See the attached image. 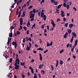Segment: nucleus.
I'll return each instance as SVG.
<instances>
[{"mask_svg": "<svg viewBox=\"0 0 78 78\" xmlns=\"http://www.w3.org/2000/svg\"><path fill=\"white\" fill-rule=\"evenodd\" d=\"M34 15H35V14L33 13L32 14V13L30 14V18H32L30 20H34Z\"/></svg>", "mask_w": 78, "mask_h": 78, "instance_id": "1", "label": "nucleus"}, {"mask_svg": "<svg viewBox=\"0 0 78 78\" xmlns=\"http://www.w3.org/2000/svg\"><path fill=\"white\" fill-rule=\"evenodd\" d=\"M12 44L13 45H14L15 48L16 49L17 48V41H15V42H12Z\"/></svg>", "mask_w": 78, "mask_h": 78, "instance_id": "2", "label": "nucleus"}, {"mask_svg": "<svg viewBox=\"0 0 78 78\" xmlns=\"http://www.w3.org/2000/svg\"><path fill=\"white\" fill-rule=\"evenodd\" d=\"M61 16L62 17H64L65 16V13L64 12L62 11V10L61 11Z\"/></svg>", "mask_w": 78, "mask_h": 78, "instance_id": "3", "label": "nucleus"}, {"mask_svg": "<svg viewBox=\"0 0 78 78\" xmlns=\"http://www.w3.org/2000/svg\"><path fill=\"white\" fill-rule=\"evenodd\" d=\"M52 44H53V42L52 41H51V42L50 43V44L49 43L47 42V47H48L50 46H52Z\"/></svg>", "mask_w": 78, "mask_h": 78, "instance_id": "4", "label": "nucleus"}, {"mask_svg": "<svg viewBox=\"0 0 78 78\" xmlns=\"http://www.w3.org/2000/svg\"><path fill=\"white\" fill-rule=\"evenodd\" d=\"M17 61H18V62H17V63L18 64V65H19L20 63V61L19 58H17V59H16V62H17Z\"/></svg>", "mask_w": 78, "mask_h": 78, "instance_id": "5", "label": "nucleus"}, {"mask_svg": "<svg viewBox=\"0 0 78 78\" xmlns=\"http://www.w3.org/2000/svg\"><path fill=\"white\" fill-rule=\"evenodd\" d=\"M19 67H20L19 65H17V66H15L14 68L16 70L18 69H19Z\"/></svg>", "mask_w": 78, "mask_h": 78, "instance_id": "6", "label": "nucleus"}, {"mask_svg": "<svg viewBox=\"0 0 78 78\" xmlns=\"http://www.w3.org/2000/svg\"><path fill=\"white\" fill-rule=\"evenodd\" d=\"M36 10L35 9H34L32 11H30V12L31 13H32V12H33V13H34V14H35V13H36Z\"/></svg>", "mask_w": 78, "mask_h": 78, "instance_id": "7", "label": "nucleus"}, {"mask_svg": "<svg viewBox=\"0 0 78 78\" xmlns=\"http://www.w3.org/2000/svg\"><path fill=\"white\" fill-rule=\"evenodd\" d=\"M44 66V65L43 64H41V65L40 64L39 66V68L41 69V68H42Z\"/></svg>", "mask_w": 78, "mask_h": 78, "instance_id": "8", "label": "nucleus"}, {"mask_svg": "<svg viewBox=\"0 0 78 78\" xmlns=\"http://www.w3.org/2000/svg\"><path fill=\"white\" fill-rule=\"evenodd\" d=\"M39 55H40V60L41 61H42V55H41V54L40 53Z\"/></svg>", "mask_w": 78, "mask_h": 78, "instance_id": "9", "label": "nucleus"}, {"mask_svg": "<svg viewBox=\"0 0 78 78\" xmlns=\"http://www.w3.org/2000/svg\"><path fill=\"white\" fill-rule=\"evenodd\" d=\"M67 31L68 33V34H70L72 32V30H71L68 29L67 30Z\"/></svg>", "mask_w": 78, "mask_h": 78, "instance_id": "10", "label": "nucleus"}, {"mask_svg": "<svg viewBox=\"0 0 78 78\" xmlns=\"http://www.w3.org/2000/svg\"><path fill=\"white\" fill-rule=\"evenodd\" d=\"M73 26V24H70L69 25V27L70 28H71Z\"/></svg>", "mask_w": 78, "mask_h": 78, "instance_id": "11", "label": "nucleus"}, {"mask_svg": "<svg viewBox=\"0 0 78 78\" xmlns=\"http://www.w3.org/2000/svg\"><path fill=\"white\" fill-rule=\"evenodd\" d=\"M56 68H57V67H58V60L57 59L56 60Z\"/></svg>", "mask_w": 78, "mask_h": 78, "instance_id": "12", "label": "nucleus"}, {"mask_svg": "<svg viewBox=\"0 0 78 78\" xmlns=\"http://www.w3.org/2000/svg\"><path fill=\"white\" fill-rule=\"evenodd\" d=\"M72 35H73V36H76L77 35L75 34V32H73L72 33Z\"/></svg>", "mask_w": 78, "mask_h": 78, "instance_id": "13", "label": "nucleus"}, {"mask_svg": "<svg viewBox=\"0 0 78 78\" xmlns=\"http://www.w3.org/2000/svg\"><path fill=\"white\" fill-rule=\"evenodd\" d=\"M77 42H78V40H76L75 42V46H76L77 45Z\"/></svg>", "mask_w": 78, "mask_h": 78, "instance_id": "14", "label": "nucleus"}, {"mask_svg": "<svg viewBox=\"0 0 78 78\" xmlns=\"http://www.w3.org/2000/svg\"><path fill=\"white\" fill-rule=\"evenodd\" d=\"M42 17H43L44 20H46V18H47V16L45 15H44Z\"/></svg>", "mask_w": 78, "mask_h": 78, "instance_id": "15", "label": "nucleus"}, {"mask_svg": "<svg viewBox=\"0 0 78 78\" xmlns=\"http://www.w3.org/2000/svg\"><path fill=\"white\" fill-rule=\"evenodd\" d=\"M23 20H20V25H22L23 24Z\"/></svg>", "mask_w": 78, "mask_h": 78, "instance_id": "16", "label": "nucleus"}, {"mask_svg": "<svg viewBox=\"0 0 78 78\" xmlns=\"http://www.w3.org/2000/svg\"><path fill=\"white\" fill-rule=\"evenodd\" d=\"M27 27H30V22H27Z\"/></svg>", "mask_w": 78, "mask_h": 78, "instance_id": "17", "label": "nucleus"}, {"mask_svg": "<svg viewBox=\"0 0 78 78\" xmlns=\"http://www.w3.org/2000/svg\"><path fill=\"white\" fill-rule=\"evenodd\" d=\"M61 6H62V5L61 4V5H59L57 7V9H59L61 7Z\"/></svg>", "mask_w": 78, "mask_h": 78, "instance_id": "18", "label": "nucleus"}, {"mask_svg": "<svg viewBox=\"0 0 78 78\" xmlns=\"http://www.w3.org/2000/svg\"><path fill=\"white\" fill-rule=\"evenodd\" d=\"M43 50H44V49L43 48L42 49L41 48H40L37 49V50H39V51H43Z\"/></svg>", "mask_w": 78, "mask_h": 78, "instance_id": "19", "label": "nucleus"}, {"mask_svg": "<svg viewBox=\"0 0 78 78\" xmlns=\"http://www.w3.org/2000/svg\"><path fill=\"white\" fill-rule=\"evenodd\" d=\"M9 37H12V33L11 32L10 33V34H9Z\"/></svg>", "mask_w": 78, "mask_h": 78, "instance_id": "20", "label": "nucleus"}, {"mask_svg": "<svg viewBox=\"0 0 78 78\" xmlns=\"http://www.w3.org/2000/svg\"><path fill=\"white\" fill-rule=\"evenodd\" d=\"M8 42H10L12 40V38H9V37L8 38Z\"/></svg>", "mask_w": 78, "mask_h": 78, "instance_id": "21", "label": "nucleus"}, {"mask_svg": "<svg viewBox=\"0 0 78 78\" xmlns=\"http://www.w3.org/2000/svg\"><path fill=\"white\" fill-rule=\"evenodd\" d=\"M45 71L43 70H41V73L43 74V75L45 74Z\"/></svg>", "mask_w": 78, "mask_h": 78, "instance_id": "22", "label": "nucleus"}, {"mask_svg": "<svg viewBox=\"0 0 78 78\" xmlns=\"http://www.w3.org/2000/svg\"><path fill=\"white\" fill-rule=\"evenodd\" d=\"M30 47H27L26 49L27 51H29L30 50Z\"/></svg>", "mask_w": 78, "mask_h": 78, "instance_id": "23", "label": "nucleus"}, {"mask_svg": "<svg viewBox=\"0 0 78 78\" xmlns=\"http://www.w3.org/2000/svg\"><path fill=\"white\" fill-rule=\"evenodd\" d=\"M45 25H46L45 24H44V25H42L41 26V28L43 29L44 28V27H45Z\"/></svg>", "mask_w": 78, "mask_h": 78, "instance_id": "24", "label": "nucleus"}, {"mask_svg": "<svg viewBox=\"0 0 78 78\" xmlns=\"http://www.w3.org/2000/svg\"><path fill=\"white\" fill-rule=\"evenodd\" d=\"M59 63L60 65H62L63 64V62L62 60H60Z\"/></svg>", "mask_w": 78, "mask_h": 78, "instance_id": "25", "label": "nucleus"}, {"mask_svg": "<svg viewBox=\"0 0 78 78\" xmlns=\"http://www.w3.org/2000/svg\"><path fill=\"white\" fill-rule=\"evenodd\" d=\"M64 49H63L62 50L60 51V54H62V52H64Z\"/></svg>", "mask_w": 78, "mask_h": 78, "instance_id": "26", "label": "nucleus"}, {"mask_svg": "<svg viewBox=\"0 0 78 78\" xmlns=\"http://www.w3.org/2000/svg\"><path fill=\"white\" fill-rule=\"evenodd\" d=\"M20 64H21V66H24V65H25V62H24V63H22V62H21Z\"/></svg>", "mask_w": 78, "mask_h": 78, "instance_id": "27", "label": "nucleus"}, {"mask_svg": "<svg viewBox=\"0 0 78 78\" xmlns=\"http://www.w3.org/2000/svg\"><path fill=\"white\" fill-rule=\"evenodd\" d=\"M66 7L67 9H69V8H70V6L69 5H66Z\"/></svg>", "mask_w": 78, "mask_h": 78, "instance_id": "28", "label": "nucleus"}, {"mask_svg": "<svg viewBox=\"0 0 78 78\" xmlns=\"http://www.w3.org/2000/svg\"><path fill=\"white\" fill-rule=\"evenodd\" d=\"M12 58H10V59H9V62L10 63H12Z\"/></svg>", "mask_w": 78, "mask_h": 78, "instance_id": "29", "label": "nucleus"}, {"mask_svg": "<svg viewBox=\"0 0 78 78\" xmlns=\"http://www.w3.org/2000/svg\"><path fill=\"white\" fill-rule=\"evenodd\" d=\"M52 27L54 28H55V26H56V24L55 23H53L52 24Z\"/></svg>", "mask_w": 78, "mask_h": 78, "instance_id": "30", "label": "nucleus"}, {"mask_svg": "<svg viewBox=\"0 0 78 78\" xmlns=\"http://www.w3.org/2000/svg\"><path fill=\"white\" fill-rule=\"evenodd\" d=\"M26 40L27 42L29 41V37H26Z\"/></svg>", "mask_w": 78, "mask_h": 78, "instance_id": "31", "label": "nucleus"}, {"mask_svg": "<svg viewBox=\"0 0 78 78\" xmlns=\"http://www.w3.org/2000/svg\"><path fill=\"white\" fill-rule=\"evenodd\" d=\"M51 68L52 71H54V67H53L52 65H51Z\"/></svg>", "mask_w": 78, "mask_h": 78, "instance_id": "32", "label": "nucleus"}, {"mask_svg": "<svg viewBox=\"0 0 78 78\" xmlns=\"http://www.w3.org/2000/svg\"><path fill=\"white\" fill-rule=\"evenodd\" d=\"M66 5H67V4H66L65 3H64L63 4V6H64V7H66Z\"/></svg>", "mask_w": 78, "mask_h": 78, "instance_id": "33", "label": "nucleus"}, {"mask_svg": "<svg viewBox=\"0 0 78 78\" xmlns=\"http://www.w3.org/2000/svg\"><path fill=\"white\" fill-rule=\"evenodd\" d=\"M55 2V0H51V3H54Z\"/></svg>", "mask_w": 78, "mask_h": 78, "instance_id": "34", "label": "nucleus"}, {"mask_svg": "<svg viewBox=\"0 0 78 78\" xmlns=\"http://www.w3.org/2000/svg\"><path fill=\"white\" fill-rule=\"evenodd\" d=\"M23 43H24L26 41L25 39V38H23Z\"/></svg>", "mask_w": 78, "mask_h": 78, "instance_id": "35", "label": "nucleus"}, {"mask_svg": "<svg viewBox=\"0 0 78 78\" xmlns=\"http://www.w3.org/2000/svg\"><path fill=\"white\" fill-rule=\"evenodd\" d=\"M13 29H15V27H14L13 26H11L10 29L11 30H12Z\"/></svg>", "mask_w": 78, "mask_h": 78, "instance_id": "36", "label": "nucleus"}, {"mask_svg": "<svg viewBox=\"0 0 78 78\" xmlns=\"http://www.w3.org/2000/svg\"><path fill=\"white\" fill-rule=\"evenodd\" d=\"M20 34V31H17V35H19Z\"/></svg>", "mask_w": 78, "mask_h": 78, "instance_id": "37", "label": "nucleus"}, {"mask_svg": "<svg viewBox=\"0 0 78 78\" xmlns=\"http://www.w3.org/2000/svg\"><path fill=\"white\" fill-rule=\"evenodd\" d=\"M73 9L75 11H76V9L75 7H73Z\"/></svg>", "mask_w": 78, "mask_h": 78, "instance_id": "38", "label": "nucleus"}, {"mask_svg": "<svg viewBox=\"0 0 78 78\" xmlns=\"http://www.w3.org/2000/svg\"><path fill=\"white\" fill-rule=\"evenodd\" d=\"M44 13H41V16L43 17L44 16Z\"/></svg>", "mask_w": 78, "mask_h": 78, "instance_id": "39", "label": "nucleus"}, {"mask_svg": "<svg viewBox=\"0 0 78 78\" xmlns=\"http://www.w3.org/2000/svg\"><path fill=\"white\" fill-rule=\"evenodd\" d=\"M23 29H24L25 31H27V28L26 27H23Z\"/></svg>", "mask_w": 78, "mask_h": 78, "instance_id": "40", "label": "nucleus"}, {"mask_svg": "<svg viewBox=\"0 0 78 78\" xmlns=\"http://www.w3.org/2000/svg\"><path fill=\"white\" fill-rule=\"evenodd\" d=\"M33 8V6L30 5L29 6V7H28V9H31V8Z\"/></svg>", "mask_w": 78, "mask_h": 78, "instance_id": "41", "label": "nucleus"}, {"mask_svg": "<svg viewBox=\"0 0 78 78\" xmlns=\"http://www.w3.org/2000/svg\"><path fill=\"white\" fill-rule=\"evenodd\" d=\"M54 4L55 5H58V2L55 1L54 2Z\"/></svg>", "mask_w": 78, "mask_h": 78, "instance_id": "42", "label": "nucleus"}, {"mask_svg": "<svg viewBox=\"0 0 78 78\" xmlns=\"http://www.w3.org/2000/svg\"><path fill=\"white\" fill-rule=\"evenodd\" d=\"M67 35H66V34H64L63 36V37L65 38H66V37H67Z\"/></svg>", "mask_w": 78, "mask_h": 78, "instance_id": "43", "label": "nucleus"}, {"mask_svg": "<svg viewBox=\"0 0 78 78\" xmlns=\"http://www.w3.org/2000/svg\"><path fill=\"white\" fill-rule=\"evenodd\" d=\"M34 62V59H32V60H31V61L30 62L32 63H33Z\"/></svg>", "mask_w": 78, "mask_h": 78, "instance_id": "44", "label": "nucleus"}, {"mask_svg": "<svg viewBox=\"0 0 78 78\" xmlns=\"http://www.w3.org/2000/svg\"><path fill=\"white\" fill-rule=\"evenodd\" d=\"M48 51V49L44 51V54H45Z\"/></svg>", "mask_w": 78, "mask_h": 78, "instance_id": "45", "label": "nucleus"}, {"mask_svg": "<svg viewBox=\"0 0 78 78\" xmlns=\"http://www.w3.org/2000/svg\"><path fill=\"white\" fill-rule=\"evenodd\" d=\"M51 23L53 24V23H54V21H53V20H51Z\"/></svg>", "mask_w": 78, "mask_h": 78, "instance_id": "46", "label": "nucleus"}, {"mask_svg": "<svg viewBox=\"0 0 78 78\" xmlns=\"http://www.w3.org/2000/svg\"><path fill=\"white\" fill-rule=\"evenodd\" d=\"M68 23H66L65 24V25H66V27H67L68 26Z\"/></svg>", "mask_w": 78, "mask_h": 78, "instance_id": "47", "label": "nucleus"}, {"mask_svg": "<svg viewBox=\"0 0 78 78\" xmlns=\"http://www.w3.org/2000/svg\"><path fill=\"white\" fill-rule=\"evenodd\" d=\"M29 47L31 48V44L30 42H29Z\"/></svg>", "mask_w": 78, "mask_h": 78, "instance_id": "48", "label": "nucleus"}, {"mask_svg": "<svg viewBox=\"0 0 78 78\" xmlns=\"http://www.w3.org/2000/svg\"><path fill=\"white\" fill-rule=\"evenodd\" d=\"M21 76L22 78H24L25 76L24 75V74H22Z\"/></svg>", "mask_w": 78, "mask_h": 78, "instance_id": "49", "label": "nucleus"}, {"mask_svg": "<svg viewBox=\"0 0 78 78\" xmlns=\"http://www.w3.org/2000/svg\"><path fill=\"white\" fill-rule=\"evenodd\" d=\"M69 45H70V44H68L67 45H66V47L67 48H68L69 47Z\"/></svg>", "mask_w": 78, "mask_h": 78, "instance_id": "50", "label": "nucleus"}, {"mask_svg": "<svg viewBox=\"0 0 78 78\" xmlns=\"http://www.w3.org/2000/svg\"><path fill=\"white\" fill-rule=\"evenodd\" d=\"M28 41H31V38L30 37H29V38L28 39Z\"/></svg>", "mask_w": 78, "mask_h": 78, "instance_id": "51", "label": "nucleus"}, {"mask_svg": "<svg viewBox=\"0 0 78 78\" xmlns=\"http://www.w3.org/2000/svg\"><path fill=\"white\" fill-rule=\"evenodd\" d=\"M15 55H16V58H17L19 57V55H18L17 54H16Z\"/></svg>", "mask_w": 78, "mask_h": 78, "instance_id": "52", "label": "nucleus"}, {"mask_svg": "<svg viewBox=\"0 0 78 78\" xmlns=\"http://www.w3.org/2000/svg\"><path fill=\"white\" fill-rule=\"evenodd\" d=\"M39 40L40 41V44L42 43V40L41 39H39Z\"/></svg>", "mask_w": 78, "mask_h": 78, "instance_id": "53", "label": "nucleus"}, {"mask_svg": "<svg viewBox=\"0 0 78 78\" xmlns=\"http://www.w3.org/2000/svg\"><path fill=\"white\" fill-rule=\"evenodd\" d=\"M73 58H74V59H75L76 58V56H75V55H74L73 54Z\"/></svg>", "mask_w": 78, "mask_h": 78, "instance_id": "54", "label": "nucleus"}, {"mask_svg": "<svg viewBox=\"0 0 78 78\" xmlns=\"http://www.w3.org/2000/svg\"><path fill=\"white\" fill-rule=\"evenodd\" d=\"M73 41V39H71L70 41L71 43H72Z\"/></svg>", "mask_w": 78, "mask_h": 78, "instance_id": "55", "label": "nucleus"}, {"mask_svg": "<svg viewBox=\"0 0 78 78\" xmlns=\"http://www.w3.org/2000/svg\"><path fill=\"white\" fill-rule=\"evenodd\" d=\"M29 34V30H27V34L28 35Z\"/></svg>", "mask_w": 78, "mask_h": 78, "instance_id": "56", "label": "nucleus"}, {"mask_svg": "<svg viewBox=\"0 0 78 78\" xmlns=\"http://www.w3.org/2000/svg\"><path fill=\"white\" fill-rule=\"evenodd\" d=\"M38 77L40 78H41V76L40 74L39 73L38 74Z\"/></svg>", "mask_w": 78, "mask_h": 78, "instance_id": "57", "label": "nucleus"}, {"mask_svg": "<svg viewBox=\"0 0 78 78\" xmlns=\"http://www.w3.org/2000/svg\"><path fill=\"white\" fill-rule=\"evenodd\" d=\"M74 48H72L71 49V52H73V50H74Z\"/></svg>", "mask_w": 78, "mask_h": 78, "instance_id": "58", "label": "nucleus"}, {"mask_svg": "<svg viewBox=\"0 0 78 78\" xmlns=\"http://www.w3.org/2000/svg\"><path fill=\"white\" fill-rule=\"evenodd\" d=\"M27 6V4H24V5H23V6L24 7H24H26V6Z\"/></svg>", "mask_w": 78, "mask_h": 78, "instance_id": "59", "label": "nucleus"}, {"mask_svg": "<svg viewBox=\"0 0 78 78\" xmlns=\"http://www.w3.org/2000/svg\"><path fill=\"white\" fill-rule=\"evenodd\" d=\"M30 2H31V0H29L27 3L26 4H28V3H29Z\"/></svg>", "mask_w": 78, "mask_h": 78, "instance_id": "60", "label": "nucleus"}, {"mask_svg": "<svg viewBox=\"0 0 78 78\" xmlns=\"http://www.w3.org/2000/svg\"><path fill=\"white\" fill-rule=\"evenodd\" d=\"M54 28H53V27H52L51 28V29H50V30H54Z\"/></svg>", "mask_w": 78, "mask_h": 78, "instance_id": "61", "label": "nucleus"}, {"mask_svg": "<svg viewBox=\"0 0 78 78\" xmlns=\"http://www.w3.org/2000/svg\"><path fill=\"white\" fill-rule=\"evenodd\" d=\"M24 16H25V12H23V14H22Z\"/></svg>", "mask_w": 78, "mask_h": 78, "instance_id": "62", "label": "nucleus"}, {"mask_svg": "<svg viewBox=\"0 0 78 78\" xmlns=\"http://www.w3.org/2000/svg\"><path fill=\"white\" fill-rule=\"evenodd\" d=\"M30 70H33V69H32V67L31 66H30L29 67V68Z\"/></svg>", "mask_w": 78, "mask_h": 78, "instance_id": "63", "label": "nucleus"}, {"mask_svg": "<svg viewBox=\"0 0 78 78\" xmlns=\"http://www.w3.org/2000/svg\"><path fill=\"white\" fill-rule=\"evenodd\" d=\"M70 59V58H68L67 60V61H69V60Z\"/></svg>", "mask_w": 78, "mask_h": 78, "instance_id": "64", "label": "nucleus"}]
</instances>
